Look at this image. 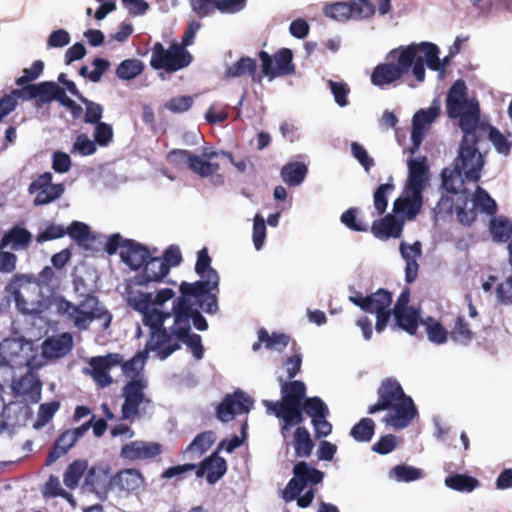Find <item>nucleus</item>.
Returning a JSON list of instances; mask_svg holds the SVG:
<instances>
[{
  "mask_svg": "<svg viewBox=\"0 0 512 512\" xmlns=\"http://www.w3.org/2000/svg\"><path fill=\"white\" fill-rule=\"evenodd\" d=\"M445 108L450 119L458 120L463 132L454 172L465 176L468 181L477 182L481 178L484 157L478 148L477 127L481 121L480 104L476 98L467 97L464 80H456L449 88Z\"/></svg>",
  "mask_w": 512,
  "mask_h": 512,
  "instance_id": "f257e3e1",
  "label": "nucleus"
},
{
  "mask_svg": "<svg viewBox=\"0 0 512 512\" xmlns=\"http://www.w3.org/2000/svg\"><path fill=\"white\" fill-rule=\"evenodd\" d=\"M97 147L94 140L89 139L85 133L76 137L71 152H78L82 156H89L96 152Z\"/></svg>",
  "mask_w": 512,
  "mask_h": 512,
  "instance_id": "13d9d810",
  "label": "nucleus"
},
{
  "mask_svg": "<svg viewBox=\"0 0 512 512\" xmlns=\"http://www.w3.org/2000/svg\"><path fill=\"white\" fill-rule=\"evenodd\" d=\"M144 64L141 60L133 58L123 60L116 68V75L122 80H132L144 71Z\"/></svg>",
  "mask_w": 512,
  "mask_h": 512,
  "instance_id": "c03bdc74",
  "label": "nucleus"
},
{
  "mask_svg": "<svg viewBox=\"0 0 512 512\" xmlns=\"http://www.w3.org/2000/svg\"><path fill=\"white\" fill-rule=\"evenodd\" d=\"M376 424L373 419L364 417L350 430V436L357 442H369L375 434Z\"/></svg>",
  "mask_w": 512,
  "mask_h": 512,
  "instance_id": "a19ab883",
  "label": "nucleus"
},
{
  "mask_svg": "<svg viewBox=\"0 0 512 512\" xmlns=\"http://www.w3.org/2000/svg\"><path fill=\"white\" fill-rule=\"evenodd\" d=\"M258 57L261 61L262 73L270 80L295 73L293 53L289 48H281L273 57L268 52L261 50Z\"/></svg>",
  "mask_w": 512,
  "mask_h": 512,
  "instance_id": "4468645a",
  "label": "nucleus"
},
{
  "mask_svg": "<svg viewBox=\"0 0 512 512\" xmlns=\"http://www.w3.org/2000/svg\"><path fill=\"white\" fill-rule=\"evenodd\" d=\"M396 326L410 335H415L420 321V314L417 309L411 308L408 310H401L393 312Z\"/></svg>",
  "mask_w": 512,
  "mask_h": 512,
  "instance_id": "f704fd0d",
  "label": "nucleus"
},
{
  "mask_svg": "<svg viewBox=\"0 0 512 512\" xmlns=\"http://www.w3.org/2000/svg\"><path fill=\"white\" fill-rule=\"evenodd\" d=\"M308 172L307 166L302 162H289L285 164L280 172L282 180L288 186L300 185Z\"/></svg>",
  "mask_w": 512,
  "mask_h": 512,
  "instance_id": "72a5a7b5",
  "label": "nucleus"
},
{
  "mask_svg": "<svg viewBox=\"0 0 512 512\" xmlns=\"http://www.w3.org/2000/svg\"><path fill=\"white\" fill-rule=\"evenodd\" d=\"M450 337L454 342L462 345H468L472 341L474 333L463 316L456 318L454 326L450 331Z\"/></svg>",
  "mask_w": 512,
  "mask_h": 512,
  "instance_id": "a18cd8bd",
  "label": "nucleus"
},
{
  "mask_svg": "<svg viewBox=\"0 0 512 512\" xmlns=\"http://www.w3.org/2000/svg\"><path fill=\"white\" fill-rule=\"evenodd\" d=\"M73 348V337L69 332L47 337L41 345V354L45 359H59L66 356Z\"/></svg>",
  "mask_w": 512,
  "mask_h": 512,
  "instance_id": "4be33fe9",
  "label": "nucleus"
},
{
  "mask_svg": "<svg viewBox=\"0 0 512 512\" xmlns=\"http://www.w3.org/2000/svg\"><path fill=\"white\" fill-rule=\"evenodd\" d=\"M162 453V445L156 442L132 441L121 448L120 456L129 461L151 460Z\"/></svg>",
  "mask_w": 512,
  "mask_h": 512,
  "instance_id": "aec40b11",
  "label": "nucleus"
},
{
  "mask_svg": "<svg viewBox=\"0 0 512 512\" xmlns=\"http://www.w3.org/2000/svg\"><path fill=\"white\" fill-rule=\"evenodd\" d=\"M252 238L255 249L259 251L266 239V224L260 214H256L254 217Z\"/></svg>",
  "mask_w": 512,
  "mask_h": 512,
  "instance_id": "052dcab7",
  "label": "nucleus"
},
{
  "mask_svg": "<svg viewBox=\"0 0 512 512\" xmlns=\"http://www.w3.org/2000/svg\"><path fill=\"white\" fill-rule=\"evenodd\" d=\"M350 301L364 312L376 315L375 329L378 333L385 330L391 318L392 293L384 288H379L370 295L362 294L351 296Z\"/></svg>",
  "mask_w": 512,
  "mask_h": 512,
  "instance_id": "9b49d317",
  "label": "nucleus"
},
{
  "mask_svg": "<svg viewBox=\"0 0 512 512\" xmlns=\"http://www.w3.org/2000/svg\"><path fill=\"white\" fill-rule=\"evenodd\" d=\"M358 209L349 208L341 215V222L350 230L356 232L367 231V226L357 219Z\"/></svg>",
  "mask_w": 512,
  "mask_h": 512,
  "instance_id": "680f3d73",
  "label": "nucleus"
},
{
  "mask_svg": "<svg viewBox=\"0 0 512 512\" xmlns=\"http://www.w3.org/2000/svg\"><path fill=\"white\" fill-rule=\"evenodd\" d=\"M395 190L392 182L380 184L373 193V205L378 215L385 213L388 206V196Z\"/></svg>",
  "mask_w": 512,
  "mask_h": 512,
  "instance_id": "de8ad7c7",
  "label": "nucleus"
},
{
  "mask_svg": "<svg viewBox=\"0 0 512 512\" xmlns=\"http://www.w3.org/2000/svg\"><path fill=\"white\" fill-rule=\"evenodd\" d=\"M293 474L305 487L308 484L317 485L323 481L324 473L314 467H311L305 461H300L294 465Z\"/></svg>",
  "mask_w": 512,
  "mask_h": 512,
  "instance_id": "c9c22d12",
  "label": "nucleus"
},
{
  "mask_svg": "<svg viewBox=\"0 0 512 512\" xmlns=\"http://www.w3.org/2000/svg\"><path fill=\"white\" fill-rule=\"evenodd\" d=\"M479 480L466 474H451L445 478V485L459 492H472L479 486Z\"/></svg>",
  "mask_w": 512,
  "mask_h": 512,
  "instance_id": "ea45409f",
  "label": "nucleus"
},
{
  "mask_svg": "<svg viewBox=\"0 0 512 512\" xmlns=\"http://www.w3.org/2000/svg\"><path fill=\"white\" fill-rule=\"evenodd\" d=\"M408 170L406 191L422 194L428 182L429 167L426 158L411 159L408 162Z\"/></svg>",
  "mask_w": 512,
  "mask_h": 512,
  "instance_id": "b1692460",
  "label": "nucleus"
},
{
  "mask_svg": "<svg viewBox=\"0 0 512 512\" xmlns=\"http://www.w3.org/2000/svg\"><path fill=\"white\" fill-rule=\"evenodd\" d=\"M43 69L44 63L41 60L34 61L31 67L28 69H24L23 75L16 79V85L23 86L26 83H31L42 74Z\"/></svg>",
  "mask_w": 512,
  "mask_h": 512,
  "instance_id": "e2e57ef3",
  "label": "nucleus"
},
{
  "mask_svg": "<svg viewBox=\"0 0 512 512\" xmlns=\"http://www.w3.org/2000/svg\"><path fill=\"white\" fill-rule=\"evenodd\" d=\"M490 231L494 240L507 242L512 236V224L507 219H494L491 221Z\"/></svg>",
  "mask_w": 512,
  "mask_h": 512,
  "instance_id": "603ef678",
  "label": "nucleus"
},
{
  "mask_svg": "<svg viewBox=\"0 0 512 512\" xmlns=\"http://www.w3.org/2000/svg\"><path fill=\"white\" fill-rule=\"evenodd\" d=\"M91 428V421L83 423L74 429L63 431L54 441L51 450L46 458V465L50 466L59 458L65 456L76 444L79 438L83 437Z\"/></svg>",
  "mask_w": 512,
  "mask_h": 512,
  "instance_id": "a211bd4d",
  "label": "nucleus"
},
{
  "mask_svg": "<svg viewBox=\"0 0 512 512\" xmlns=\"http://www.w3.org/2000/svg\"><path fill=\"white\" fill-rule=\"evenodd\" d=\"M113 128L110 124L101 122L95 126L94 141L96 145L107 147L113 140Z\"/></svg>",
  "mask_w": 512,
  "mask_h": 512,
  "instance_id": "bf43d9fd",
  "label": "nucleus"
},
{
  "mask_svg": "<svg viewBox=\"0 0 512 512\" xmlns=\"http://www.w3.org/2000/svg\"><path fill=\"white\" fill-rule=\"evenodd\" d=\"M351 7V18L367 19L375 14V5L370 0H352L349 2Z\"/></svg>",
  "mask_w": 512,
  "mask_h": 512,
  "instance_id": "3c124183",
  "label": "nucleus"
},
{
  "mask_svg": "<svg viewBox=\"0 0 512 512\" xmlns=\"http://www.w3.org/2000/svg\"><path fill=\"white\" fill-rule=\"evenodd\" d=\"M257 334L260 342H263L265 348L268 350L282 352L291 341L289 335L281 332H273L272 334H269L265 328H260Z\"/></svg>",
  "mask_w": 512,
  "mask_h": 512,
  "instance_id": "4c0bfd02",
  "label": "nucleus"
},
{
  "mask_svg": "<svg viewBox=\"0 0 512 512\" xmlns=\"http://www.w3.org/2000/svg\"><path fill=\"white\" fill-rule=\"evenodd\" d=\"M66 234L79 244L87 242L91 238L89 226L79 221H73L66 229Z\"/></svg>",
  "mask_w": 512,
  "mask_h": 512,
  "instance_id": "5fc2aeb1",
  "label": "nucleus"
},
{
  "mask_svg": "<svg viewBox=\"0 0 512 512\" xmlns=\"http://www.w3.org/2000/svg\"><path fill=\"white\" fill-rule=\"evenodd\" d=\"M30 282V277L24 274H15L5 287V291L9 295L13 296L16 307L23 314H32L34 310L32 308V303H28L21 292V289L26 288V285L30 284Z\"/></svg>",
  "mask_w": 512,
  "mask_h": 512,
  "instance_id": "a878e982",
  "label": "nucleus"
},
{
  "mask_svg": "<svg viewBox=\"0 0 512 512\" xmlns=\"http://www.w3.org/2000/svg\"><path fill=\"white\" fill-rule=\"evenodd\" d=\"M378 400L368 407L367 413L372 415L379 411H393L388 422L396 429L407 427L417 415L413 399L406 395L399 381L385 378L377 388Z\"/></svg>",
  "mask_w": 512,
  "mask_h": 512,
  "instance_id": "423d86ee",
  "label": "nucleus"
},
{
  "mask_svg": "<svg viewBox=\"0 0 512 512\" xmlns=\"http://www.w3.org/2000/svg\"><path fill=\"white\" fill-rule=\"evenodd\" d=\"M472 202L475 210L478 209L487 215H494L497 211V205L494 199L480 186L476 188Z\"/></svg>",
  "mask_w": 512,
  "mask_h": 512,
  "instance_id": "49530a36",
  "label": "nucleus"
},
{
  "mask_svg": "<svg viewBox=\"0 0 512 512\" xmlns=\"http://www.w3.org/2000/svg\"><path fill=\"white\" fill-rule=\"evenodd\" d=\"M408 46L414 48L415 56L412 65V74L418 82L425 79V64L433 71L443 72V64L439 58V48L431 42L412 43Z\"/></svg>",
  "mask_w": 512,
  "mask_h": 512,
  "instance_id": "2eb2a0df",
  "label": "nucleus"
},
{
  "mask_svg": "<svg viewBox=\"0 0 512 512\" xmlns=\"http://www.w3.org/2000/svg\"><path fill=\"white\" fill-rule=\"evenodd\" d=\"M396 446L397 437L393 434H386L381 436L380 439L372 445L371 449L378 454L386 455L392 452Z\"/></svg>",
  "mask_w": 512,
  "mask_h": 512,
  "instance_id": "69168bd1",
  "label": "nucleus"
},
{
  "mask_svg": "<svg viewBox=\"0 0 512 512\" xmlns=\"http://www.w3.org/2000/svg\"><path fill=\"white\" fill-rule=\"evenodd\" d=\"M199 309V307H194L193 303L173 301L174 323L171 339L161 349L157 358L160 360L167 359L174 352L181 349V343L188 347L196 360H201L204 357L205 350L202 337L191 332V324L198 331H206L209 327L207 320Z\"/></svg>",
  "mask_w": 512,
  "mask_h": 512,
  "instance_id": "f03ea898",
  "label": "nucleus"
},
{
  "mask_svg": "<svg viewBox=\"0 0 512 512\" xmlns=\"http://www.w3.org/2000/svg\"><path fill=\"white\" fill-rule=\"evenodd\" d=\"M74 291L82 298L78 304L62 298L57 304V311L79 331H86L93 321L100 322L101 330L109 329L112 314L101 304L99 298L88 288L82 277L73 280Z\"/></svg>",
  "mask_w": 512,
  "mask_h": 512,
  "instance_id": "7ed1b4c3",
  "label": "nucleus"
},
{
  "mask_svg": "<svg viewBox=\"0 0 512 512\" xmlns=\"http://www.w3.org/2000/svg\"><path fill=\"white\" fill-rule=\"evenodd\" d=\"M404 227V220L399 219L394 213L387 214L380 220L372 223L371 232L380 240L399 238Z\"/></svg>",
  "mask_w": 512,
  "mask_h": 512,
  "instance_id": "393cba45",
  "label": "nucleus"
},
{
  "mask_svg": "<svg viewBox=\"0 0 512 512\" xmlns=\"http://www.w3.org/2000/svg\"><path fill=\"white\" fill-rule=\"evenodd\" d=\"M393 472L398 481L404 482L415 481L422 475L420 469L407 465H397L393 468Z\"/></svg>",
  "mask_w": 512,
  "mask_h": 512,
  "instance_id": "0e129e2a",
  "label": "nucleus"
},
{
  "mask_svg": "<svg viewBox=\"0 0 512 512\" xmlns=\"http://www.w3.org/2000/svg\"><path fill=\"white\" fill-rule=\"evenodd\" d=\"M32 240V234L25 228L14 226L0 239V247H10L12 250L26 249Z\"/></svg>",
  "mask_w": 512,
  "mask_h": 512,
  "instance_id": "c756f323",
  "label": "nucleus"
},
{
  "mask_svg": "<svg viewBox=\"0 0 512 512\" xmlns=\"http://www.w3.org/2000/svg\"><path fill=\"white\" fill-rule=\"evenodd\" d=\"M125 246V250H120L121 260L132 270H138L149 259L148 248L132 239Z\"/></svg>",
  "mask_w": 512,
  "mask_h": 512,
  "instance_id": "bb28decb",
  "label": "nucleus"
},
{
  "mask_svg": "<svg viewBox=\"0 0 512 512\" xmlns=\"http://www.w3.org/2000/svg\"><path fill=\"white\" fill-rule=\"evenodd\" d=\"M351 152L353 157L359 161L366 171H369L370 168L374 166V159L368 155L364 146L358 142H353L351 144Z\"/></svg>",
  "mask_w": 512,
  "mask_h": 512,
  "instance_id": "774afa93",
  "label": "nucleus"
},
{
  "mask_svg": "<svg viewBox=\"0 0 512 512\" xmlns=\"http://www.w3.org/2000/svg\"><path fill=\"white\" fill-rule=\"evenodd\" d=\"M64 190L63 184L52 183L50 172L39 175L28 187V192L36 195L33 201L35 206L47 205L55 201L62 196Z\"/></svg>",
  "mask_w": 512,
  "mask_h": 512,
  "instance_id": "f3484780",
  "label": "nucleus"
},
{
  "mask_svg": "<svg viewBox=\"0 0 512 512\" xmlns=\"http://www.w3.org/2000/svg\"><path fill=\"white\" fill-rule=\"evenodd\" d=\"M327 85L330 88L331 93L334 96L335 102L340 107H345L348 105V94L350 92L349 86L343 81H333L328 80Z\"/></svg>",
  "mask_w": 512,
  "mask_h": 512,
  "instance_id": "6e6d98bb",
  "label": "nucleus"
},
{
  "mask_svg": "<svg viewBox=\"0 0 512 512\" xmlns=\"http://www.w3.org/2000/svg\"><path fill=\"white\" fill-rule=\"evenodd\" d=\"M293 444L297 457L307 458L312 454L314 442L305 427L299 426L296 428L293 435Z\"/></svg>",
  "mask_w": 512,
  "mask_h": 512,
  "instance_id": "e433bc0d",
  "label": "nucleus"
},
{
  "mask_svg": "<svg viewBox=\"0 0 512 512\" xmlns=\"http://www.w3.org/2000/svg\"><path fill=\"white\" fill-rule=\"evenodd\" d=\"M227 471V462L223 457L219 456L218 451H214L211 455L197 464L196 477L202 478L206 475V480L210 485L218 482Z\"/></svg>",
  "mask_w": 512,
  "mask_h": 512,
  "instance_id": "412c9836",
  "label": "nucleus"
},
{
  "mask_svg": "<svg viewBox=\"0 0 512 512\" xmlns=\"http://www.w3.org/2000/svg\"><path fill=\"white\" fill-rule=\"evenodd\" d=\"M89 368L84 369L86 374H89L93 380L100 387L104 388L113 382L112 377L109 374L107 364L99 356L92 357L89 360Z\"/></svg>",
  "mask_w": 512,
  "mask_h": 512,
  "instance_id": "473e14b6",
  "label": "nucleus"
},
{
  "mask_svg": "<svg viewBox=\"0 0 512 512\" xmlns=\"http://www.w3.org/2000/svg\"><path fill=\"white\" fill-rule=\"evenodd\" d=\"M325 16L337 20L346 21L351 18V7L349 2H335L327 4L323 8Z\"/></svg>",
  "mask_w": 512,
  "mask_h": 512,
  "instance_id": "09e8293b",
  "label": "nucleus"
},
{
  "mask_svg": "<svg viewBox=\"0 0 512 512\" xmlns=\"http://www.w3.org/2000/svg\"><path fill=\"white\" fill-rule=\"evenodd\" d=\"M487 133L489 141L493 144L496 151L503 155H508L511 151V143L509 140L498 130L496 127L490 125L488 122L480 121L477 127L478 133Z\"/></svg>",
  "mask_w": 512,
  "mask_h": 512,
  "instance_id": "2f4dec72",
  "label": "nucleus"
},
{
  "mask_svg": "<svg viewBox=\"0 0 512 512\" xmlns=\"http://www.w3.org/2000/svg\"><path fill=\"white\" fill-rule=\"evenodd\" d=\"M199 156L189 150L172 149L168 152L166 160L172 167L182 170L189 169L195 174Z\"/></svg>",
  "mask_w": 512,
  "mask_h": 512,
  "instance_id": "7c9ffc66",
  "label": "nucleus"
},
{
  "mask_svg": "<svg viewBox=\"0 0 512 512\" xmlns=\"http://www.w3.org/2000/svg\"><path fill=\"white\" fill-rule=\"evenodd\" d=\"M87 469L86 460H74L68 465L63 475V482L65 486L71 490L75 489L84 472Z\"/></svg>",
  "mask_w": 512,
  "mask_h": 512,
  "instance_id": "79ce46f5",
  "label": "nucleus"
},
{
  "mask_svg": "<svg viewBox=\"0 0 512 512\" xmlns=\"http://www.w3.org/2000/svg\"><path fill=\"white\" fill-rule=\"evenodd\" d=\"M81 98V102L85 105L84 122L93 125L101 123L104 111L103 106L99 103L87 99L86 97Z\"/></svg>",
  "mask_w": 512,
  "mask_h": 512,
  "instance_id": "864d4df0",
  "label": "nucleus"
},
{
  "mask_svg": "<svg viewBox=\"0 0 512 512\" xmlns=\"http://www.w3.org/2000/svg\"><path fill=\"white\" fill-rule=\"evenodd\" d=\"M24 338H6L0 342V358L2 362L12 368L27 366L34 368V357L28 352H33L32 343Z\"/></svg>",
  "mask_w": 512,
  "mask_h": 512,
  "instance_id": "ddd939ff",
  "label": "nucleus"
},
{
  "mask_svg": "<svg viewBox=\"0 0 512 512\" xmlns=\"http://www.w3.org/2000/svg\"><path fill=\"white\" fill-rule=\"evenodd\" d=\"M192 61V54L178 46L177 41H172L168 48L161 42H155L151 48L150 66L154 70L175 73L188 67Z\"/></svg>",
  "mask_w": 512,
  "mask_h": 512,
  "instance_id": "9d476101",
  "label": "nucleus"
},
{
  "mask_svg": "<svg viewBox=\"0 0 512 512\" xmlns=\"http://www.w3.org/2000/svg\"><path fill=\"white\" fill-rule=\"evenodd\" d=\"M195 272L201 277L193 283L183 281L179 286L180 296L175 301H183L195 304L207 314H216L219 311L218 291L220 278L218 272L211 267V257L207 248L198 252L195 264Z\"/></svg>",
  "mask_w": 512,
  "mask_h": 512,
  "instance_id": "20e7f679",
  "label": "nucleus"
},
{
  "mask_svg": "<svg viewBox=\"0 0 512 512\" xmlns=\"http://www.w3.org/2000/svg\"><path fill=\"white\" fill-rule=\"evenodd\" d=\"M430 322L427 323L426 333L430 342L435 344H444L447 341L448 332L444 328V326L432 319H429Z\"/></svg>",
  "mask_w": 512,
  "mask_h": 512,
  "instance_id": "4d7b16f0",
  "label": "nucleus"
},
{
  "mask_svg": "<svg viewBox=\"0 0 512 512\" xmlns=\"http://www.w3.org/2000/svg\"><path fill=\"white\" fill-rule=\"evenodd\" d=\"M254 401L242 390H236L225 395L216 408V417L221 422H229L238 414L248 413L253 407Z\"/></svg>",
  "mask_w": 512,
  "mask_h": 512,
  "instance_id": "dca6fc26",
  "label": "nucleus"
},
{
  "mask_svg": "<svg viewBox=\"0 0 512 512\" xmlns=\"http://www.w3.org/2000/svg\"><path fill=\"white\" fill-rule=\"evenodd\" d=\"M415 51L411 46H400L386 55V61L376 65L371 73V83L381 89L397 86L412 71Z\"/></svg>",
  "mask_w": 512,
  "mask_h": 512,
  "instance_id": "6e6552de",
  "label": "nucleus"
},
{
  "mask_svg": "<svg viewBox=\"0 0 512 512\" xmlns=\"http://www.w3.org/2000/svg\"><path fill=\"white\" fill-rule=\"evenodd\" d=\"M193 104L191 96H178L171 98L166 104V108L173 113H183L188 111Z\"/></svg>",
  "mask_w": 512,
  "mask_h": 512,
  "instance_id": "338daca9",
  "label": "nucleus"
},
{
  "mask_svg": "<svg viewBox=\"0 0 512 512\" xmlns=\"http://www.w3.org/2000/svg\"><path fill=\"white\" fill-rule=\"evenodd\" d=\"M304 412L311 417V421L316 419L327 418L329 415V409L323 400L317 396L304 397L302 401Z\"/></svg>",
  "mask_w": 512,
  "mask_h": 512,
  "instance_id": "37998d69",
  "label": "nucleus"
},
{
  "mask_svg": "<svg viewBox=\"0 0 512 512\" xmlns=\"http://www.w3.org/2000/svg\"><path fill=\"white\" fill-rule=\"evenodd\" d=\"M440 114V105L434 101L428 109L417 111L412 120L411 153H414L421 145L426 131Z\"/></svg>",
  "mask_w": 512,
  "mask_h": 512,
  "instance_id": "6ab92c4d",
  "label": "nucleus"
},
{
  "mask_svg": "<svg viewBox=\"0 0 512 512\" xmlns=\"http://www.w3.org/2000/svg\"><path fill=\"white\" fill-rule=\"evenodd\" d=\"M143 271L139 276L140 284H149L150 282H160L169 273V265L165 264L160 257H151L143 264Z\"/></svg>",
  "mask_w": 512,
  "mask_h": 512,
  "instance_id": "c85d7f7f",
  "label": "nucleus"
},
{
  "mask_svg": "<svg viewBox=\"0 0 512 512\" xmlns=\"http://www.w3.org/2000/svg\"><path fill=\"white\" fill-rule=\"evenodd\" d=\"M128 305L142 315L154 306L151 293L137 292L128 296Z\"/></svg>",
  "mask_w": 512,
  "mask_h": 512,
  "instance_id": "8fccbe9b",
  "label": "nucleus"
},
{
  "mask_svg": "<svg viewBox=\"0 0 512 512\" xmlns=\"http://www.w3.org/2000/svg\"><path fill=\"white\" fill-rule=\"evenodd\" d=\"M149 352L152 351L145 347L144 350L137 352L131 359L122 363L123 374L130 378L123 386L121 393L124 399L121 406L122 420L133 422L141 416V408L145 409L152 403L145 393L148 381L142 374Z\"/></svg>",
  "mask_w": 512,
  "mask_h": 512,
  "instance_id": "39448f33",
  "label": "nucleus"
},
{
  "mask_svg": "<svg viewBox=\"0 0 512 512\" xmlns=\"http://www.w3.org/2000/svg\"><path fill=\"white\" fill-rule=\"evenodd\" d=\"M405 196L398 197L393 203V213L399 219L413 220L420 213L423 195L414 191H406Z\"/></svg>",
  "mask_w": 512,
  "mask_h": 512,
  "instance_id": "5701e85b",
  "label": "nucleus"
},
{
  "mask_svg": "<svg viewBox=\"0 0 512 512\" xmlns=\"http://www.w3.org/2000/svg\"><path fill=\"white\" fill-rule=\"evenodd\" d=\"M99 478L100 475L96 474L95 468H91L86 481L96 493L102 492L107 494L109 489L116 488L119 492L127 495L137 494L146 485L144 475L135 468H126L118 471L111 477L108 485L101 484Z\"/></svg>",
  "mask_w": 512,
  "mask_h": 512,
  "instance_id": "1a4fd4ad",
  "label": "nucleus"
},
{
  "mask_svg": "<svg viewBox=\"0 0 512 512\" xmlns=\"http://www.w3.org/2000/svg\"><path fill=\"white\" fill-rule=\"evenodd\" d=\"M257 70V62L250 57H241L238 61L228 66L225 75L228 78L253 76Z\"/></svg>",
  "mask_w": 512,
  "mask_h": 512,
  "instance_id": "58836bf2",
  "label": "nucleus"
},
{
  "mask_svg": "<svg viewBox=\"0 0 512 512\" xmlns=\"http://www.w3.org/2000/svg\"><path fill=\"white\" fill-rule=\"evenodd\" d=\"M215 433L211 430L199 433L182 452L183 458L190 461L200 459L214 444Z\"/></svg>",
  "mask_w": 512,
  "mask_h": 512,
  "instance_id": "cd10ccee",
  "label": "nucleus"
},
{
  "mask_svg": "<svg viewBox=\"0 0 512 512\" xmlns=\"http://www.w3.org/2000/svg\"><path fill=\"white\" fill-rule=\"evenodd\" d=\"M281 382L282 399L279 401L263 400L267 412L274 414L282 420L281 433L293 426H300L304 422V407L302 401L306 395V385L302 381Z\"/></svg>",
  "mask_w": 512,
  "mask_h": 512,
  "instance_id": "0eeeda50",
  "label": "nucleus"
},
{
  "mask_svg": "<svg viewBox=\"0 0 512 512\" xmlns=\"http://www.w3.org/2000/svg\"><path fill=\"white\" fill-rule=\"evenodd\" d=\"M173 315L172 312H164L153 306L142 315L143 324L149 328V339L146 348L159 355L161 349L171 339L172 327L168 330L164 323Z\"/></svg>",
  "mask_w": 512,
  "mask_h": 512,
  "instance_id": "f8f14e48",
  "label": "nucleus"
}]
</instances>
